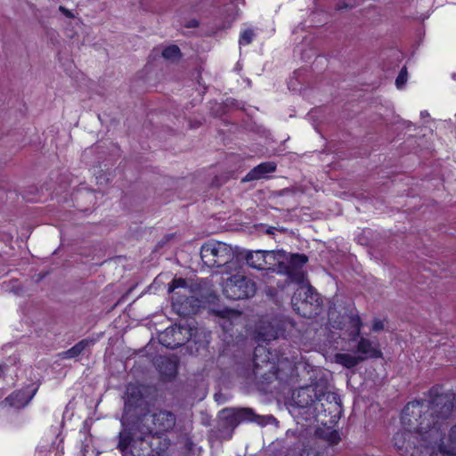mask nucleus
Wrapping results in <instances>:
<instances>
[{"mask_svg":"<svg viewBox=\"0 0 456 456\" xmlns=\"http://www.w3.org/2000/svg\"><path fill=\"white\" fill-rule=\"evenodd\" d=\"M456 394L436 385L422 401L409 403L403 410L401 429L394 436L403 456H415L422 449L430 456H456V425L449 432L447 419L455 409Z\"/></svg>","mask_w":456,"mask_h":456,"instance_id":"f257e3e1","label":"nucleus"},{"mask_svg":"<svg viewBox=\"0 0 456 456\" xmlns=\"http://www.w3.org/2000/svg\"><path fill=\"white\" fill-rule=\"evenodd\" d=\"M298 284L300 287L292 297L294 309L303 316L317 314L322 304L320 295L311 285L305 283V278Z\"/></svg>","mask_w":456,"mask_h":456,"instance_id":"20e7f679","label":"nucleus"},{"mask_svg":"<svg viewBox=\"0 0 456 456\" xmlns=\"http://www.w3.org/2000/svg\"><path fill=\"white\" fill-rule=\"evenodd\" d=\"M334 362L342 365L345 368L351 369L362 362V358L348 353H338L333 357Z\"/></svg>","mask_w":456,"mask_h":456,"instance_id":"ddd939ff","label":"nucleus"},{"mask_svg":"<svg viewBox=\"0 0 456 456\" xmlns=\"http://www.w3.org/2000/svg\"><path fill=\"white\" fill-rule=\"evenodd\" d=\"M31 397L26 396L24 392L19 391L7 397L5 402H7L12 407L20 408L27 405Z\"/></svg>","mask_w":456,"mask_h":456,"instance_id":"f3484780","label":"nucleus"},{"mask_svg":"<svg viewBox=\"0 0 456 456\" xmlns=\"http://www.w3.org/2000/svg\"><path fill=\"white\" fill-rule=\"evenodd\" d=\"M356 354L362 358V362L368 358L382 357L379 344L363 337L357 342Z\"/></svg>","mask_w":456,"mask_h":456,"instance_id":"1a4fd4ad","label":"nucleus"},{"mask_svg":"<svg viewBox=\"0 0 456 456\" xmlns=\"http://www.w3.org/2000/svg\"><path fill=\"white\" fill-rule=\"evenodd\" d=\"M168 292L172 293L173 308L179 314L190 315L198 312L200 302L191 295L192 290L187 286L184 279H174L168 288Z\"/></svg>","mask_w":456,"mask_h":456,"instance_id":"7ed1b4c3","label":"nucleus"},{"mask_svg":"<svg viewBox=\"0 0 456 456\" xmlns=\"http://www.w3.org/2000/svg\"><path fill=\"white\" fill-rule=\"evenodd\" d=\"M156 363L159 371L167 377H172L176 372L177 365L176 361L175 359L166 356H160L159 358L157 359Z\"/></svg>","mask_w":456,"mask_h":456,"instance_id":"4468645a","label":"nucleus"},{"mask_svg":"<svg viewBox=\"0 0 456 456\" xmlns=\"http://www.w3.org/2000/svg\"><path fill=\"white\" fill-rule=\"evenodd\" d=\"M384 329V323L381 320H375L372 323L371 330L374 332L380 331Z\"/></svg>","mask_w":456,"mask_h":456,"instance_id":"393cba45","label":"nucleus"},{"mask_svg":"<svg viewBox=\"0 0 456 456\" xmlns=\"http://www.w3.org/2000/svg\"><path fill=\"white\" fill-rule=\"evenodd\" d=\"M234 256L232 248L221 241L209 240L200 248V257L205 265L214 268L229 263Z\"/></svg>","mask_w":456,"mask_h":456,"instance_id":"39448f33","label":"nucleus"},{"mask_svg":"<svg viewBox=\"0 0 456 456\" xmlns=\"http://www.w3.org/2000/svg\"><path fill=\"white\" fill-rule=\"evenodd\" d=\"M130 443V437L126 433H120L118 448L122 452H126Z\"/></svg>","mask_w":456,"mask_h":456,"instance_id":"412c9836","label":"nucleus"},{"mask_svg":"<svg viewBox=\"0 0 456 456\" xmlns=\"http://www.w3.org/2000/svg\"><path fill=\"white\" fill-rule=\"evenodd\" d=\"M253 362L256 370L261 368L264 364L266 366L270 365V370H273L275 367L274 358L272 353L260 345L255 348Z\"/></svg>","mask_w":456,"mask_h":456,"instance_id":"9b49d317","label":"nucleus"},{"mask_svg":"<svg viewBox=\"0 0 456 456\" xmlns=\"http://www.w3.org/2000/svg\"><path fill=\"white\" fill-rule=\"evenodd\" d=\"M300 456H320L319 453L314 450H304Z\"/></svg>","mask_w":456,"mask_h":456,"instance_id":"a878e982","label":"nucleus"},{"mask_svg":"<svg viewBox=\"0 0 456 456\" xmlns=\"http://www.w3.org/2000/svg\"><path fill=\"white\" fill-rule=\"evenodd\" d=\"M286 323L281 320L261 321L256 329V339L260 342H267L278 338L283 335Z\"/></svg>","mask_w":456,"mask_h":456,"instance_id":"0eeeda50","label":"nucleus"},{"mask_svg":"<svg viewBox=\"0 0 456 456\" xmlns=\"http://www.w3.org/2000/svg\"><path fill=\"white\" fill-rule=\"evenodd\" d=\"M131 452H132L133 456H144V455H141V454H135L134 452H133V451Z\"/></svg>","mask_w":456,"mask_h":456,"instance_id":"c85d7f7f","label":"nucleus"},{"mask_svg":"<svg viewBox=\"0 0 456 456\" xmlns=\"http://www.w3.org/2000/svg\"><path fill=\"white\" fill-rule=\"evenodd\" d=\"M94 344L92 339H83L72 346L70 349L62 353L63 358H74L78 356L84 350Z\"/></svg>","mask_w":456,"mask_h":456,"instance_id":"dca6fc26","label":"nucleus"},{"mask_svg":"<svg viewBox=\"0 0 456 456\" xmlns=\"http://www.w3.org/2000/svg\"><path fill=\"white\" fill-rule=\"evenodd\" d=\"M407 81V70L405 68L402 69L395 80V85L398 89H402Z\"/></svg>","mask_w":456,"mask_h":456,"instance_id":"4be33fe9","label":"nucleus"},{"mask_svg":"<svg viewBox=\"0 0 456 456\" xmlns=\"http://www.w3.org/2000/svg\"><path fill=\"white\" fill-rule=\"evenodd\" d=\"M351 323L354 329V336H358L360 333L361 325H362L360 318L358 316L352 317Z\"/></svg>","mask_w":456,"mask_h":456,"instance_id":"5701e85b","label":"nucleus"},{"mask_svg":"<svg viewBox=\"0 0 456 456\" xmlns=\"http://www.w3.org/2000/svg\"><path fill=\"white\" fill-rule=\"evenodd\" d=\"M276 165L273 162H265L253 168L246 175V181L256 180L265 177L269 173L275 170Z\"/></svg>","mask_w":456,"mask_h":456,"instance_id":"f8f14e48","label":"nucleus"},{"mask_svg":"<svg viewBox=\"0 0 456 456\" xmlns=\"http://www.w3.org/2000/svg\"><path fill=\"white\" fill-rule=\"evenodd\" d=\"M144 421H151L152 427L149 428L150 433L161 434L171 430L175 425V416L167 411H160L150 416H144Z\"/></svg>","mask_w":456,"mask_h":456,"instance_id":"6e6552de","label":"nucleus"},{"mask_svg":"<svg viewBox=\"0 0 456 456\" xmlns=\"http://www.w3.org/2000/svg\"><path fill=\"white\" fill-rule=\"evenodd\" d=\"M245 411H246L247 413H251V411H250V410H245Z\"/></svg>","mask_w":456,"mask_h":456,"instance_id":"c756f323","label":"nucleus"},{"mask_svg":"<svg viewBox=\"0 0 456 456\" xmlns=\"http://www.w3.org/2000/svg\"><path fill=\"white\" fill-rule=\"evenodd\" d=\"M223 291L226 297L233 300L248 298L255 295L256 284L250 279L238 273L224 281Z\"/></svg>","mask_w":456,"mask_h":456,"instance_id":"423d86ee","label":"nucleus"},{"mask_svg":"<svg viewBox=\"0 0 456 456\" xmlns=\"http://www.w3.org/2000/svg\"><path fill=\"white\" fill-rule=\"evenodd\" d=\"M245 259L252 268L265 269V250L248 251Z\"/></svg>","mask_w":456,"mask_h":456,"instance_id":"2eb2a0df","label":"nucleus"},{"mask_svg":"<svg viewBox=\"0 0 456 456\" xmlns=\"http://www.w3.org/2000/svg\"><path fill=\"white\" fill-rule=\"evenodd\" d=\"M223 318H234L239 316V313L234 310L224 309L220 312Z\"/></svg>","mask_w":456,"mask_h":456,"instance_id":"b1692460","label":"nucleus"},{"mask_svg":"<svg viewBox=\"0 0 456 456\" xmlns=\"http://www.w3.org/2000/svg\"><path fill=\"white\" fill-rule=\"evenodd\" d=\"M164 59L169 61H175L180 58V49L176 45H169L162 51Z\"/></svg>","mask_w":456,"mask_h":456,"instance_id":"6ab92c4d","label":"nucleus"},{"mask_svg":"<svg viewBox=\"0 0 456 456\" xmlns=\"http://www.w3.org/2000/svg\"><path fill=\"white\" fill-rule=\"evenodd\" d=\"M142 398L141 391L135 385L130 384L126 388V403L136 404Z\"/></svg>","mask_w":456,"mask_h":456,"instance_id":"a211bd4d","label":"nucleus"},{"mask_svg":"<svg viewBox=\"0 0 456 456\" xmlns=\"http://www.w3.org/2000/svg\"><path fill=\"white\" fill-rule=\"evenodd\" d=\"M60 11H61L63 14H65L66 16H68V17H71V16H72L71 12H70L68 9H66L65 7H63V6H60Z\"/></svg>","mask_w":456,"mask_h":456,"instance_id":"cd10ccee","label":"nucleus"},{"mask_svg":"<svg viewBox=\"0 0 456 456\" xmlns=\"http://www.w3.org/2000/svg\"><path fill=\"white\" fill-rule=\"evenodd\" d=\"M254 37L255 34L252 29H245L240 35L239 44L240 45H248L252 42Z\"/></svg>","mask_w":456,"mask_h":456,"instance_id":"aec40b11","label":"nucleus"},{"mask_svg":"<svg viewBox=\"0 0 456 456\" xmlns=\"http://www.w3.org/2000/svg\"><path fill=\"white\" fill-rule=\"evenodd\" d=\"M338 441V435L337 432H332L330 434V442L332 444H336Z\"/></svg>","mask_w":456,"mask_h":456,"instance_id":"bb28decb","label":"nucleus"},{"mask_svg":"<svg viewBox=\"0 0 456 456\" xmlns=\"http://www.w3.org/2000/svg\"><path fill=\"white\" fill-rule=\"evenodd\" d=\"M182 327H172L166 329L160 335H159V342L165 346L166 347L169 348H175L183 344L185 339L187 338H181L180 335L183 331Z\"/></svg>","mask_w":456,"mask_h":456,"instance_id":"9d476101","label":"nucleus"},{"mask_svg":"<svg viewBox=\"0 0 456 456\" xmlns=\"http://www.w3.org/2000/svg\"><path fill=\"white\" fill-rule=\"evenodd\" d=\"M229 411L228 410H225V411H223V413H227Z\"/></svg>","mask_w":456,"mask_h":456,"instance_id":"7c9ffc66","label":"nucleus"},{"mask_svg":"<svg viewBox=\"0 0 456 456\" xmlns=\"http://www.w3.org/2000/svg\"><path fill=\"white\" fill-rule=\"evenodd\" d=\"M305 255H289L283 250H265V269L288 275L291 281H304L305 272L302 267L306 264Z\"/></svg>","mask_w":456,"mask_h":456,"instance_id":"f03ea898","label":"nucleus"}]
</instances>
